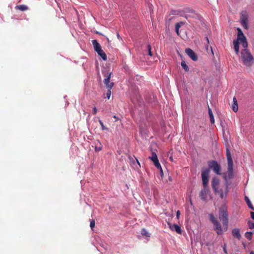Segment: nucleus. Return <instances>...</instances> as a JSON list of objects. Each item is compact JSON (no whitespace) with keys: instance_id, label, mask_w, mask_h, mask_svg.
Wrapping results in <instances>:
<instances>
[{"instance_id":"nucleus-1","label":"nucleus","mask_w":254,"mask_h":254,"mask_svg":"<svg viewBox=\"0 0 254 254\" xmlns=\"http://www.w3.org/2000/svg\"><path fill=\"white\" fill-rule=\"evenodd\" d=\"M226 154L227 159L228 168L226 173L222 174L223 179L228 182V180L232 179L234 178L233 161L230 149L227 147Z\"/></svg>"},{"instance_id":"nucleus-2","label":"nucleus","mask_w":254,"mask_h":254,"mask_svg":"<svg viewBox=\"0 0 254 254\" xmlns=\"http://www.w3.org/2000/svg\"><path fill=\"white\" fill-rule=\"evenodd\" d=\"M218 217L219 220L222 222L224 230L226 231L228 225V214L225 206L224 205L220 208L219 211Z\"/></svg>"},{"instance_id":"nucleus-3","label":"nucleus","mask_w":254,"mask_h":254,"mask_svg":"<svg viewBox=\"0 0 254 254\" xmlns=\"http://www.w3.org/2000/svg\"><path fill=\"white\" fill-rule=\"evenodd\" d=\"M241 58L243 64L248 67H250L254 61L253 57L247 48H244V50H242Z\"/></svg>"},{"instance_id":"nucleus-4","label":"nucleus","mask_w":254,"mask_h":254,"mask_svg":"<svg viewBox=\"0 0 254 254\" xmlns=\"http://www.w3.org/2000/svg\"><path fill=\"white\" fill-rule=\"evenodd\" d=\"M209 219L214 226V230L218 235H221L223 233V229L221 224L218 221L214 216L213 214L209 215Z\"/></svg>"},{"instance_id":"nucleus-5","label":"nucleus","mask_w":254,"mask_h":254,"mask_svg":"<svg viewBox=\"0 0 254 254\" xmlns=\"http://www.w3.org/2000/svg\"><path fill=\"white\" fill-rule=\"evenodd\" d=\"M208 164L209 168L212 169L216 175H222V173H221V166L216 161H210L208 162Z\"/></svg>"},{"instance_id":"nucleus-6","label":"nucleus","mask_w":254,"mask_h":254,"mask_svg":"<svg viewBox=\"0 0 254 254\" xmlns=\"http://www.w3.org/2000/svg\"><path fill=\"white\" fill-rule=\"evenodd\" d=\"M238 31V35H237V40L240 41L241 43L242 46L244 48H247L248 46V42L246 39V37L244 35L242 30L240 28H237Z\"/></svg>"},{"instance_id":"nucleus-7","label":"nucleus","mask_w":254,"mask_h":254,"mask_svg":"<svg viewBox=\"0 0 254 254\" xmlns=\"http://www.w3.org/2000/svg\"><path fill=\"white\" fill-rule=\"evenodd\" d=\"M229 191V184L228 182H226L225 190H223L222 189H217L216 191H214L215 194H219L221 199L225 198L227 195V194Z\"/></svg>"},{"instance_id":"nucleus-8","label":"nucleus","mask_w":254,"mask_h":254,"mask_svg":"<svg viewBox=\"0 0 254 254\" xmlns=\"http://www.w3.org/2000/svg\"><path fill=\"white\" fill-rule=\"evenodd\" d=\"M209 172V169H205L203 170L201 172L202 184L204 188L207 187L208 185Z\"/></svg>"},{"instance_id":"nucleus-9","label":"nucleus","mask_w":254,"mask_h":254,"mask_svg":"<svg viewBox=\"0 0 254 254\" xmlns=\"http://www.w3.org/2000/svg\"><path fill=\"white\" fill-rule=\"evenodd\" d=\"M248 15L246 11L241 13L240 22L242 25L245 29H248Z\"/></svg>"},{"instance_id":"nucleus-10","label":"nucleus","mask_w":254,"mask_h":254,"mask_svg":"<svg viewBox=\"0 0 254 254\" xmlns=\"http://www.w3.org/2000/svg\"><path fill=\"white\" fill-rule=\"evenodd\" d=\"M111 74V72H107L106 74L104 75L106 78L104 80V83L105 85L107 87V88L110 89H112L113 86H114V83L110 82Z\"/></svg>"},{"instance_id":"nucleus-11","label":"nucleus","mask_w":254,"mask_h":254,"mask_svg":"<svg viewBox=\"0 0 254 254\" xmlns=\"http://www.w3.org/2000/svg\"><path fill=\"white\" fill-rule=\"evenodd\" d=\"M185 52L192 60L194 61H196L197 60V56L191 49L187 48L186 49Z\"/></svg>"},{"instance_id":"nucleus-12","label":"nucleus","mask_w":254,"mask_h":254,"mask_svg":"<svg viewBox=\"0 0 254 254\" xmlns=\"http://www.w3.org/2000/svg\"><path fill=\"white\" fill-rule=\"evenodd\" d=\"M168 224L171 230L175 231L177 233L179 234H182L181 228L179 225L176 224H172L171 223H168Z\"/></svg>"},{"instance_id":"nucleus-13","label":"nucleus","mask_w":254,"mask_h":254,"mask_svg":"<svg viewBox=\"0 0 254 254\" xmlns=\"http://www.w3.org/2000/svg\"><path fill=\"white\" fill-rule=\"evenodd\" d=\"M220 180L217 177H214L211 180V186L214 191H216L217 189L218 188Z\"/></svg>"},{"instance_id":"nucleus-14","label":"nucleus","mask_w":254,"mask_h":254,"mask_svg":"<svg viewBox=\"0 0 254 254\" xmlns=\"http://www.w3.org/2000/svg\"><path fill=\"white\" fill-rule=\"evenodd\" d=\"M232 234L233 237L236 238L238 240H240L241 238L240 230L238 228H235L233 229Z\"/></svg>"},{"instance_id":"nucleus-15","label":"nucleus","mask_w":254,"mask_h":254,"mask_svg":"<svg viewBox=\"0 0 254 254\" xmlns=\"http://www.w3.org/2000/svg\"><path fill=\"white\" fill-rule=\"evenodd\" d=\"M238 40H234L233 41V45H234V48L235 50V51L236 52V54L237 55L239 54V43Z\"/></svg>"},{"instance_id":"nucleus-16","label":"nucleus","mask_w":254,"mask_h":254,"mask_svg":"<svg viewBox=\"0 0 254 254\" xmlns=\"http://www.w3.org/2000/svg\"><path fill=\"white\" fill-rule=\"evenodd\" d=\"M96 52L98 53V55H99L104 61H106L107 59L106 54L102 49H100L99 50H97Z\"/></svg>"},{"instance_id":"nucleus-17","label":"nucleus","mask_w":254,"mask_h":254,"mask_svg":"<svg viewBox=\"0 0 254 254\" xmlns=\"http://www.w3.org/2000/svg\"><path fill=\"white\" fill-rule=\"evenodd\" d=\"M92 42L94 47V49L96 52L97 50L98 51L101 49V47L97 40H92Z\"/></svg>"},{"instance_id":"nucleus-18","label":"nucleus","mask_w":254,"mask_h":254,"mask_svg":"<svg viewBox=\"0 0 254 254\" xmlns=\"http://www.w3.org/2000/svg\"><path fill=\"white\" fill-rule=\"evenodd\" d=\"M233 104L232 105V108L234 112H236L238 110V105L237 104V101L236 97H234L233 99Z\"/></svg>"},{"instance_id":"nucleus-19","label":"nucleus","mask_w":254,"mask_h":254,"mask_svg":"<svg viewBox=\"0 0 254 254\" xmlns=\"http://www.w3.org/2000/svg\"><path fill=\"white\" fill-rule=\"evenodd\" d=\"M185 22H178L175 24V30L177 34L179 35V29L183 25H184Z\"/></svg>"},{"instance_id":"nucleus-20","label":"nucleus","mask_w":254,"mask_h":254,"mask_svg":"<svg viewBox=\"0 0 254 254\" xmlns=\"http://www.w3.org/2000/svg\"><path fill=\"white\" fill-rule=\"evenodd\" d=\"M208 114L210 117V122L212 124H213L215 122L214 117L213 115L211 109L208 107Z\"/></svg>"},{"instance_id":"nucleus-21","label":"nucleus","mask_w":254,"mask_h":254,"mask_svg":"<svg viewBox=\"0 0 254 254\" xmlns=\"http://www.w3.org/2000/svg\"><path fill=\"white\" fill-rule=\"evenodd\" d=\"M245 200H246L247 203V205L248 206V207L251 209H252V210H254V207L253 206V205H252L250 200L249 199V198H248V196H245Z\"/></svg>"},{"instance_id":"nucleus-22","label":"nucleus","mask_w":254,"mask_h":254,"mask_svg":"<svg viewBox=\"0 0 254 254\" xmlns=\"http://www.w3.org/2000/svg\"><path fill=\"white\" fill-rule=\"evenodd\" d=\"M15 8L23 11L27 10L28 9V7L25 5L21 4V5H16L15 6Z\"/></svg>"},{"instance_id":"nucleus-23","label":"nucleus","mask_w":254,"mask_h":254,"mask_svg":"<svg viewBox=\"0 0 254 254\" xmlns=\"http://www.w3.org/2000/svg\"><path fill=\"white\" fill-rule=\"evenodd\" d=\"M97 141L98 144H96L95 149L96 151H99L102 149L103 145L99 140Z\"/></svg>"},{"instance_id":"nucleus-24","label":"nucleus","mask_w":254,"mask_h":254,"mask_svg":"<svg viewBox=\"0 0 254 254\" xmlns=\"http://www.w3.org/2000/svg\"><path fill=\"white\" fill-rule=\"evenodd\" d=\"M199 197L201 199L205 200L206 195V190L205 189L202 190L200 191L199 193Z\"/></svg>"},{"instance_id":"nucleus-25","label":"nucleus","mask_w":254,"mask_h":254,"mask_svg":"<svg viewBox=\"0 0 254 254\" xmlns=\"http://www.w3.org/2000/svg\"><path fill=\"white\" fill-rule=\"evenodd\" d=\"M141 234L146 237L150 236V234L144 228L141 229Z\"/></svg>"},{"instance_id":"nucleus-26","label":"nucleus","mask_w":254,"mask_h":254,"mask_svg":"<svg viewBox=\"0 0 254 254\" xmlns=\"http://www.w3.org/2000/svg\"><path fill=\"white\" fill-rule=\"evenodd\" d=\"M181 65L186 71H188L189 70V68L188 66L187 65V64H186L185 61H182Z\"/></svg>"},{"instance_id":"nucleus-27","label":"nucleus","mask_w":254,"mask_h":254,"mask_svg":"<svg viewBox=\"0 0 254 254\" xmlns=\"http://www.w3.org/2000/svg\"><path fill=\"white\" fill-rule=\"evenodd\" d=\"M149 159H150L153 162L158 160V157L156 154L155 152H152L151 156H150Z\"/></svg>"},{"instance_id":"nucleus-28","label":"nucleus","mask_w":254,"mask_h":254,"mask_svg":"<svg viewBox=\"0 0 254 254\" xmlns=\"http://www.w3.org/2000/svg\"><path fill=\"white\" fill-rule=\"evenodd\" d=\"M252 235L253 232H247L245 234V237L249 240H251L252 239Z\"/></svg>"},{"instance_id":"nucleus-29","label":"nucleus","mask_w":254,"mask_h":254,"mask_svg":"<svg viewBox=\"0 0 254 254\" xmlns=\"http://www.w3.org/2000/svg\"><path fill=\"white\" fill-rule=\"evenodd\" d=\"M99 124L100 125H101V128H102V129L103 130H108V128L107 127H106L104 124H103V122L101 120H99Z\"/></svg>"},{"instance_id":"nucleus-30","label":"nucleus","mask_w":254,"mask_h":254,"mask_svg":"<svg viewBox=\"0 0 254 254\" xmlns=\"http://www.w3.org/2000/svg\"><path fill=\"white\" fill-rule=\"evenodd\" d=\"M153 162L154 163V165L158 169L161 168V166L159 162L158 159L153 161Z\"/></svg>"},{"instance_id":"nucleus-31","label":"nucleus","mask_w":254,"mask_h":254,"mask_svg":"<svg viewBox=\"0 0 254 254\" xmlns=\"http://www.w3.org/2000/svg\"><path fill=\"white\" fill-rule=\"evenodd\" d=\"M147 48L148 55H149L151 57L152 56V53L151 52V46H150V45L148 44L147 45Z\"/></svg>"},{"instance_id":"nucleus-32","label":"nucleus","mask_w":254,"mask_h":254,"mask_svg":"<svg viewBox=\"0 0 254 254\" xmlns=\"http://www.w3.org/2000/svg\"><path fill=\"white\" fill-rule=\"evenodd\" d=\"M111 89L108 88V90L106 93V96L108 99H110L111 95Z\"/></svg>"},{"instance_id":"nucleus-33","label":"nucleus","mask_w":254,"mask_h":254,"mask_svg":"<svg viewBox=\"0 0 254 254\" xmlns=\"http://www.w3.org/2000/svg\"><path fill=\"white\" fill-rule=\"evenodd\" d=\"M90 226L91 229H93L95 227V220L94 219L90 221Z\"/></svg>"},{"instance_id":"nucleus-34","label":"nucleus","mask_w":254,"mask_h":254,"mask_svg":"<svg viewBox=\"0 0 254 254\" xmlns=\"http://www.w3.org/2000/svg\"><path fill=\"white\" fill-rule=\"evenodd\" d=\"M248 225H249V227L250 229H254V222H249Z\"/></svg>"},{"instance_id":"nucleus-35","label":"nucleus","mask_w":254,"mask_h":254,"mask_svg":"<svg viewBox=\"0 0 254 254\" xmlns=\"http://www.w3.org/2000/svg\"><path fill=\"white\" fill-rule=\"evenodd\" d=\"M158 170H159L160 176L162 178L163 177V170H162V167L158 169Z\"/></svg>"},{"instance_id":"nucleus-36","label":"nucleus","mask_w":254,"mask_h":254,"mask_svg":"<svg viewBox=\"0 0 254 254\" xmlns=\"http://www.w3.org/2000/svg\"><path fill=\"white\" fill-rule=\"evenodd\" d=\"M97 112V109L96 107H94L93 109V115H96Z\"/></svg>"},{"instance_id":"nucleus-37","label":"nucleus","mask_w":254,"mask_h":254,"mask_svg":"<svg viewBox=\"0 0 254 254\" xmlns=\"http://www.w3.org/2000/svg\"><path fill=\"white\" fill-rule=\"evenodd\" d=\"M251 217V218L254 220V212H251L250 213Z\"/></svg>"},{"instance_id":"nucleus-38","label":"nucleus","mask_w":254,"mask_h":254,"mask_svg":"<svg viewBox=\"0 0 254 254\" xmlns=\"http://www.w3.org/2000/svg\"><path fill=\"white\" fill-rule=\"evenodd\" d=\"M180 211L178 210L177 212V214H176L177 217L178 218H179L180 217Z\"/></svg>"},{"instance_id":"nucleus-39","label":"nucleus","mask_w":254,"mask_h":254,"mask_svg":"<svg viewBox=\"0 0 254 254\" xmlns=\"http://www.w3.org/2000/svg\"><path fill=\"white\" fill-rule=\"evenodd\" d=\"M223 249L224 252L225 253L227 254L226 248V245H224Z\"/></svg>"},{"instance_id":"nucleus-40","label":"nucleus","mask_w":254,"mask_h":254,"mask_svg":"<svg viewBox=\"0 0 254 254\" xmlns=\"http://www.w3.org/2000/svg\"><path fill=\"white\" fill-rule=\"evenodd\" d=\"M113 118L116 120V121H118L119 120V118L116 115H114L113 116Z\"/></svg>"},{"instance_id":"nucleus-41","label":"nucleus","mask_w":254,"mask_h":254,"mask_svg":"<svg viewBox=\"0 0 254 254\" xmlns=\"http://www.w3.org/2000/svg\"><path fill=\"white\" fill-rule=\"evenodd\" d=\"M136 161L137 164L140 166V163H139L138 160L136 158Z\"/></svg>"},{"instance_id":"nucleus-42","label":"nucleus","mask_w":254,"mask_h":254,"mask_svg":"<svg viewBox=\"0 0 254 254\" xmlns=\"http://www.w3.org/2000/svg\"><path fill=\"white\" fill-rule=\"evenodd\" d=\"M250 254H254V252L252 251L250 252Z\"/></svg>"},{"instance_id":"nucleus-43","label":"nucleus","mask_w":254,"mask_h":254,"mask_svg":"<svg viewBox=\"0 0 254 254\" xmlns=\"http://www.w3.org/2000/svg\"><path fill=\"white\" fill-rule=\"evenodd\" d=\"M169 180H170V181H172V178H171V177H169Z\"/></svg>"},{"instance_id":"nucleus-44","label":"nucleus","mask_w":254,"mask_h":254,"mask_svg":"<svg viewBox=\"0 0 254 254\" xmlns=\"http://www.w3.org/2000/svg\"><path fill=\"white\" fill-rule=\"evenodd\" d=\"M206 39H207V42H209L208 38L207 37H206Z\"/></svg>"},{"instance_id":"nucleus-45","label":"nucleus","mask_w":254,"mask_h":254,"mask_svg":"<svg viewBox=\"0 0 254 254\" xmlns=\"http://www.w3.org/2000/svg\"><path fill=\"white\" fill-rule=\"evenodd\" d=\"M170 160H171V161H173V159H172V157H170Z\"/></svg>"}]
</instances>
